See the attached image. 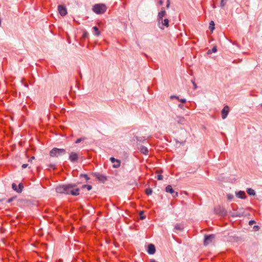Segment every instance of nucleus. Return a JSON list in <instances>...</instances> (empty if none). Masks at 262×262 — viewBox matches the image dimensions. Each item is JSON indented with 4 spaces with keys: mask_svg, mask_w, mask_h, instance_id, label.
<instances>
[{
    "mask_svg": "<svg viewBox=\"0 0 262 262\" xmlns=\"http://www.w3.org/2000/svg\"><path fill=\"white\" fill-rule=\"evenodd\" d=\"M214 25L215 24L213 20H211V21L209 23V28L211 32H213V30L215 29Z\"/></svg>",
    "mask_w": 262,
    "mask_h": 262,
    "instance_id": "16",
    "label": "nucleus"
},
{
    "mask_svg": "<svg viewBox=\"0 0 262 262\" xmlns=\"http://www.w3.org/2000/svg\"><path fill=\"white\" fill-rule=\"evenodd\" d=\"M183 228L184 227L182 224H178V223L174 225V229L176 230L182 231Z\"/></svg>",
    "mask_w": 262,
    "mask_h": 262,
    "instance_id": "17",
    "label": "nucleus"
},
{
    "mask_svg": "<svg viewBox=\"0 0 262 262\" xmlns=\"http://www.w3.org/2000/svg\"><path fill=\"white\" fill-rule=\"evenodd\" d=\"M247 192L249 195H255L256 194L255 191L252 188H248Z\"/></svg>",
    "mask_w": 262,
    "mask_h": 262,
    "instance_id": "19",
    "label": "nucleus"
},
{
    "mask_svg": "<svg viewBox=\"0 0 262 262\" xmlns=\"http://www.w3.org/2000/svg\"><path fill=\"white\" fill-rule=\"evenodd\" d=\"M24 187L23 184L22 183H20L18 184V192H21L23 191V188Z\"/></svg>",
    "mask_w": 262,
    "mask_h": 262,
    "instance_id": "22",
    "label": "nucleus"
},
{
    "mask_svg": "<svg viewBox=\"0 0 262 262\" xmlns=\"http://www.w3.org/2000/svg\"><path fill=\"white\" fill-rule=\"evenodd\" d=\"M106 7L103 4H98L94 6L93 10V11L98 14L103 13L106 10Z\"/></svg>",
    "mask_w": 262,
    "mask_h": 262,
    "instance_id": "3",
    "label": "nucleus"
},
{
    "mask_svg": "<svg viewBox=\"0 0 262 262\" xmlns=\"http://www.w3.org/2000/svg\"><path fill=\"white\" fill-rule=\"evenodd\" d=\"M230 108L228 105H226L224 107L222 111V119H225L227 118L229 112Z\"/></svg>",
    "mask_w": 262,
    "mask_h": 262,
    "instance_id": "6",
    "label": "nucleus"
},
{
    "mask_svg": "<svg viewBox=\"0 0 262 262\" xmlns=\"http://www.w3.org/2000/svg\"><path fill=\"white\" fill-rule=\"evenodd\" d=\"M215 239V235L210 234L208 236H206L204 239V245H207L210 243L212 242Z\"/></svg>",
    "mask_w": 262,
    "mask_h": 262,
    "instance_id": "5",
    "label": "nucleus"
},
{
    "mask_svg": "<svg viewBox=\"0 0 262 262\" xmlns=\"http://www.w3.org/2000/svg\"><path fill=\"white\" fill-rule=\"evenodd\" d=\"M139 149L141 153L147 155L148 154V150L146 146H141L139 148Z\"/></svg>",
    "mask_w": 262,
    "mask_h": 262,
    "instance_id": "14",
    "label": "nucleus"
},
{
    "mask_svg": "<svg viewBox=\"0 0 262 262\" xmlns=\"http://www.w3.org/2000/svg\"><path fill=\"white\" fill-rule=\"evenodd\" d=\"M177 122L179 123H181L182 124L184 123L185 120L184 117H177Z\"/></svg>",
    "mask_w": 262,
    "mask_h": 262,
    "instance_id": "20",
    "label": "nucleus"
},
{
    "mask_svg": "<svg viewBox=\"0 0 262 262\" xmlns=\"http://www.w3.org/2000/svg\"><path fill=\"white\" fill-rule=\"evenodd\" d=\"M81 176L85 177L86 180L90 179V178H89L88 176L86 174H81Z\"/></svg>",
    "mask_w": 262,
    "mask_h": 262,
    "instance_id": "35",
    "label": "nucleus"
},
{
    "mask_svg": "<svg viewBox=\"0 0 262 262\" xmlns=\"http://www.w3.org/2000/svg\"><path fill=\"white\" fill-rule=\"evenodd\" d=\"M227 0H222L221 1V3H220V6L222 7V8H223V7H224L226 4H227Z\"/></svg>",
    "mask_w": 262,
    "mask_h": 262,
    "instance_id": "23",
    "label": "nucleus"
},
{
    "mask_svg": "<svg viewBox=\"0 0 262 262\" xmlns=\"http://www.w3.org/2000/svg\"><path fill=\"white\" fill-rule=\"evenodd\" d=\"M152 192V189L150 188H147L145 189V193L147 195L151 194Z\"/></svg>",
    "mask_w": 262,
    "mask_h": 262,
    "instance_id": "25",
    "label": "nucleus"
},
{
    "mask_svg": "<svg viewBox=\"0 0 262 262\" xmlns=\"http://www.w3.org/2000/svg\"><path fill=\"white\" fill-rule=\"evenodd\" d=\"M150 262H157V261L155 260H151Z\"/></svg>",
    "mask_w": 262,
    "mask_h": 262,
    "instance_id": "47",
    "label": "nucleus"
},
{
    "mask_svg": "<svg viewBox=\"0 0 262 262\" xmlns=\"http://www.w3.org/2000/svg\"><path fill=\"white\" fill-rule=\"evenodd\" d=\"M12 188L14 190V191H16V192H18V188L17 187L16 184H15V183H13L12 185Z\"/></svg>",
    "mask_w": 262,
    "mask_h": 262,
    "instance_id": "28",
    "label": "nucleus"
},
{
    "mask_svg": "<svg viewBox=\"0 0 262 262\" xmlns=\"http://www.w3.org/2000/svg\"><path fill=\"white\" fill-rule=\"evenodd\" d=\"M162 24L166 27H168L169 20L168 19H164L163 20Z\"/></svg>",
    "mask_w": 262,
    "mask_h": 262,
    "instance_id": "21",
    "label": "nucleus"
},
{
    "mask_svg": "<svg viewBox=\"0 0 262 262\" xmlns=\"http://www.w3.org/2000/svg\"><path fill=\"white\" fill-rule=\"evenodd\" d=\"M179 101H181L182 103H185V102H186V99L185 98L179 99Z\"/></svg>",
    "mask_w": 262,
    "mask_h": 262,
    "instance_id": "34",
    "label": "nucleus"
},
{
    "mask_svg": "<svg viewBox=\"0 0 262 262\" xmlns=\"http://www.w3.org/2000/svg\"><path fill=\"white\" fill-rule=\"evenodd\" d=\"M255 222L254 220H250L249 221V225H252L253 224L255 223Z\"/></svg>",
    "mask_w": 262,
    "mask_h": 262,
    "instance_id": "33",
    "label": "nucleus"
},
{
    "mask_svg": "<svg viewBox=\"0 0 262 262\" xmlns=\"http://www.w3.org/2000/svg\"><path fill=\"white\" fill-rule=\"evenodd\" d=\"M86 139V138L85 137L77 139V140L75 141V143H76V144L79 143V142H80L81 141H84V140Z\"/></svg>",
    "mask_w": 262,
    "mask_h": 262,
    "instance_id": "24",
    "label": "nucleus"
},
{
    "mask_svg": "<svg viewBox=\"0 0 262 262\" xmlns=\"http://www.w3.org/2000/svg\"><path fill=\"white\" fill-rule=\"evenodd\" d=\"M13 198H10V199H8V201H7V202H11V201H13Z\"/></svg>",
    "mask_w": 262,
    "mask_h": 262,
    "instance_id": "42",
    "label": "nucleus"
},
{
    "mask_svg": "<svg viewBox=\"0 0 262 262\" xmlns=\"http://www.w3.org/2000/svg\"><path fill=\"white\" fill-rule=\"evenodd\" d=\"M143 213V211H141L140 212V219H141V220H144V219H145V218L146 217V216H145V215H144Z\"/></svg>",
    "mask_w": 262,
    "mask_h": 262,
    "instance_id": "29",
    "label": "nucleus"
},
{
    "mask_svg": "<svg viewBox=\"0 0 262 262\" xmlns=\"http://www.w3.org/2000/svg\"><path fill=\"white\" fill-rule=\"evenodd\" d=\"M48 166H49V167H52V168H55V166L54 164H50V165H48Z\"/></svg>",
    "mask_w": 262,
    "mask_h": 262,
    "instance_id": "41",
    "label": "nucleus"
},
{
    "mask_svg": "<svg viewBox=\"0 0 262 262\" xmlns=\"http://www.w3.org/2000/svg\"><path fill=\"white\" fill-rule=\"evenodd\" d=\"M79 191L75 184L60 185L56 187V191L59 193L71 194L75 196L79 194Z\"/></svg>",
    "mask_w": 262,
    "mask_h": 262,
    "instance_id": "1",
    "label": "nucleus"
},
{
    "mask_svg": "<svg viewBox=\"0 0 262 262\" xmlns=\"http://www.w3.org/2000/svg\"><path fill=\"white\" fill-rule=\"evenodd\" d=\"M220 211H219V212H217V211L216 209H215V211H216V212L217 213H219V214H220V215H226V214L227 212H226V211L225 210V209L220 208Z\"/></svg>",
    "mask_w": 262,
    "mask_h": 262,
    "instance_id": "15",
    "label": "nucleus"
},
{
    "mask_svg": "<svg viewBox=\"0 0 262 262\" xmlns=\"http://www.w3.org/2000/svg\"><path fill=\"white\" fill-rule=\"evenodd\" d=\"M35 159V157L34 156H32L29 160V162H32L33 160H34V159Z\"/></svg>",
    "mask_w": 262,
    "mask_h": 262,
    "instance_id": "36",
    "label": "nucleus"
},
{
    "mask_svg": "<svg viewBox=\"0 0 262 262\" xmlns=\"http://www.w3.org/2000/svg\"><path fill=\"white\" fill-rule=\"evenodd\" d=\"M227 196L228 201H232V200L234 198V195H233L232 194H227Z\"/></svg>",
    "mask_w": 262,
    "mask_h": 262,
    "instance_id": "26",
    "label": "nucleus"
},
{
    "mask_svg": "<svg viewBox=\"0 0 262 262\" xmlns=\"http://www.w3.org/2000/svg\"><path fill=\"white\" fill-rule=\"evenodd\" d=\"M59 13L61 16H64L67 14V10L65 6L59 5L58 6Z\"/></svg>",
    "mask_w": 262,
    "mask_h": 262,
    "instance_id": "7",
    "label": "nucleus"
},
{
    "mask_svg": "<svg viewBox=\"0 0 262 262\" xmlns=\"http://www.w3.org/2000/svg\"><path fill=\"white\" fill-rule=\"evenodd\" d=\"M166 192H169L171 193L173 197H177L178 195V192L174 191L173 188L170 185H168L166 187L165 189Z\"/></svg>",
    "mask_w": 262,
    "mask_h": 262,
    "instance_id": "4",
    "label": "nucleus"
},
{
    "mask_svg": "<svg viewBox=\"0 0 262 262\" xmlns=\"http://www.w3.org/2000/svg\"><path fill=\"white\" fill-rule=\"evenodd\" d=\"M159 3L162 5V4H163V1H160Z\"/></svg>",
    "mask_w": 262,
    "mask_h": 262,
    "instance_id": "44",
    "label": "nucleus"
},
{
    "mask_svg": "<svg viewBox=\"0 0 262 262\" xmlns=\"http://www.w3.org/2000/svg\"><path fill=\"white\" fill-rule=\"evenodd\" d=\"M179 107H180V108H183V105H179Z\"/></svg>",
    "mask_w": 262,
    "mask_h": 262,
    "instance_id": "45",
    "label": "nucleus"
},
{
    "mask_svg": "<svg viewBox=\"0 0 262 262\" xmlns=\"http://www.w3.org/2000/svg\"><path fill=\"white\" fill-rule=\"evenodd\" d=\"M254 228H259V227L258 226V225H255V226H254Z\"/></svg>",
    "mask_w": 262,
    "mask_h": 262,
    "instance_id": "46",
    "label": "nucleus"
},
{
    "mask_svg": "<svg viewBox=\"0 0 262 262\" xmlns=\"http://www.w3.org/2000/svg\"><path fill=\"white\" fill-rule=\"evenodd\" d=\"M169 6H170V2H169V0H168L167 2L166 8H168Z\"/></svg>",
    "mask_w": 262,
    "mask_h": 262,
    "instance_id": "38",
    "label": "nucleus"
},
{
    "mask_svg": "<svg viewBox=\"0 0 262 262\" xmlns=\"http://www.w3.org/2000/svg\"><path fill=\"white\" fill-rule=\"evenodd\" d=\"M82 188H86L87 189L90 191V190H91L92 189V186H90V185H83L82 186Z\"/></svg>",
    "mask_w": 262,
    "mask_h": 262,
    "instance_id": "27",
    "label": "nucleus"
},
{
    "mask_svg": "<svg viewBox=\"0 0 262 262\" xmlns=\"http://www.w3.org/2000/svg\"><path fill=\"white\" fill-rule=\"evenodd\" d=\"M166 14V12L164 9H162L160 12L158 13V20L159 23H163V17H164Z\"/></svg>",
    "mask_w": 262,
    "mask_h": 262,
    "instance_id": "8",
    "label": "nucleus"
},
{
    "mask_svg": "<svg viewBox=\"0 0 262 262\" xmlns=\"http://www.w3.org/2000/svg\"><path fill=\"white\" fill-rule=\"evenodd\" d=\"M235 195L239 199H245L246 197L245 192L243 191H239L235 193Z\"/></svg>",
    "mask_w": 262,
    "mask_h": 262,
    "instance_id": "12",
    "label": "nucleus"
},
{
    "mask_svg": "<svg viewBox=\"0 0 262 262\" xmlns=\"http://www.w3.org/2000/svg\"><path fill=\"white\" fill-rule=\"evenodd\" d=\"M156 252V248L154 244H150L148 245L147 252L149 254H154Z\"/></svg>",
    "mask_w": 262,
    "mask_h": 262,
    "instance_id": "10",
    "label": "nucleus"
},
{
    "mask_svg": "<svg viewBox=\"0 0 262 262\" xmlns=\"http://www.w3.org/2000/svg\"><path fill=\"white\" fill-rule=\"evenodd\" d=\"M1 22H2V21H1V19H0V26H1Z\"/></svg>",
    "mask_w": 262,
    "mask_h": 262,
    "instance_id": "48",
    "label": "nucleus"
},
{
    "mask_svg": "<svg viewBox=\"0 0 262 262\" xmlns=\"http://www.w3.org/2000/svg\"><path fill=\"white\" fill-rule=\"evenodd\" d=\"M211 53H212V51H211V50H210V49H209L207 52V54H211Z\"/></svg>",
    "mask_w": 262,
    "mask_h": 262,
    "instance_id": "43",
    "label": "nucleus"
},
{
    "mask_svg": "<svg viewBox=\"0 0 262 262\" xmlns=\"http://www.w3.org/2000/svg\"><path fill=\"white\" fill-rule=\"evenodd\" d=\"M110 161L112 163H114L113 165L114 168H118L120 166L121 162L120 160L112 157L110 158Z\"/></svg>",
    "mask_w": 262,
    "mask_h": 262,
    "instance_id": "9",
    "label": "nucleus"
},
{
    "mask_svg": "<svg viewBox=\"0 0 262 262\" xmlns=\"http://www.w3.org/2000/svg\"><path fill=\"white\" fill-rule=\"evenodd\" d=\"M78 158V156L77 153L71 152L69 155V159L72 162H75Z\"/></svg>",
    "mask_w": 262,
    "mask_h": 262,
    "instance_id": "11",
    "label": "nucleus"
},
{
    "mask_svg": "<svg viewBox=\"0 0 262 262\" xmlns=\"http://www.w3.org/2000/svg\"><path fill=\"white\" fill-rule=\"evenodd\" d=\"M88 35V32H84V33H83V36L84 37H87Z\"/></svg>",
    "mask_w": 262,
    "mask_h": 262,
    "instance_id": "39",
    "label": "nucleus"
},
{
    "mask_svg": "<svg viewBox=\"0 0 262 262\" xmlns=\"http://www.w3.org/2000/svg\"><path fill=\"white\" fill-rule=\"evenodd\" d=\"M217 51V48L216 46L213 47V48L211 49L212 53H215Z\"/></svg>",
    "mask_w": 262,
    "mask_h": 262,
    "instance_id": "30",
    "label": "nucleus"
},
{
    "mask_svg": "<svg viewBox=\"0 0 262 262\" xmlns=\"http://www.w3.org/2000/svg\"><path fill=\"white\" fill-rule=\"evenodd\" d=\"M170 98H171V99H172V98H176V99H180L179 97L177 96H170Z\"/></svg>",
    "mask_w": 262,
    "mask_h": 262,
    "instance_id": "37",
    "label": "nucleus"
},
{
    "mask_svg": "<svg viewBox=\"0 0 262 262\" xmlns=\"http://www.w3.org/2000/svg\"><path fill=\"white\" fill-rule=\"evenodd\" d=\"M157 179L159 180H163V176L161 174L158 175Z\"/></svg>",
    "mask_w": 262,
    "mask_h": 262,
    "instance_id": "32",
    "label": "nucleus"
},
{
    "mask_svg": "<svg viewBox=\"0 0 262 262\" xmlns=\"http://www.w3.org/2000/svg\"><path fill=\"white\" fill-rule=\"evenodd\" d=\"M191 82H192V84H193V88H194V89H197V88H198V86H197V85H196V84L195 82V81H192Z\"/></svg>",
    "mask_w": 262,
    "mask_h": 262,
    "instance_id": "31",
    "label": "nucleus"
},
{
    "mask_svg": "<svg viewBox=\"0 0 262 262\" xmlns=\"http://www.w3.org/2000/svg\"><path fill=\"white\" fill-rule=\"evenodd\" d=\"M93 29L94 31V34L97 35V36H98L100 34V32L98 29V28L97 27H93Z\"/></svg>",
    "mask_w": 262,
    "mask_h": 262,
    "instance_id": "18",
    "label": "nucleus"
},
{
    "mask_svg": "<svg viewBox=\"0 0 262 262\" xmlns=\"http://www.w3.org/2000/svg\"><path fill=\"white\" fill-rule=\"evenodd\" d=\"M28 166V164H23V165H22V168H25L27 167Z\"/></svg>",
    "mask_w": 262,
    "mask_h": 262,
    "instance_id": "40",
    "label": "nucleus"
},
{
    "mask_svg": "<svg viewBox=\"0 0 262 262\" xmlns=\"http://www.w3.org/2000/svg\"><path fill=\"white\" fill-rule=\"evenodd\" d=\"M66 151L64 148H53L50 151V156L51 158H59L60 156L65 155Z\"/></svg>",
    "mask_w": 262,
    "mask_h": 262,
    "instance_id": "2",
    "label": "nucleus"
},
{
    "mask_svg": "<svg viewBox=\"0 0 262 262\" xmlns=\"http://www.w3.org/2000/svg\"><path fill=\"white\" fill-rule=\"evenodd\" d=\"M96 177L101 182H104L106 180V178L104 175L100 174H95Z\"/></svg>",
    "mask_w": 262,
    "mask_h": 262,
    "instance_id": "13",
    "label": "nucleus"
}]
</instances>
